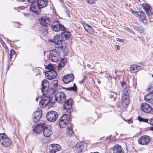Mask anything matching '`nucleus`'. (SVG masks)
I'll return each instance as SVG.
<instances>
[{
    "label": "nucleus",
    "instance_id": "nucleus-10",
    "mask_svg": "<svg viewBox=\"0 0 153 153\" xmlns=\"http://www.w3.org/2000/svg\"><path fill=\"white\" fill-rule=\"evenodd\" d=\"M140 108L145 113L153 114V109L146 103H142L141 105Z\"/></svg>",
    "mask_w": 153,
    "mask_h": 153
},
{
    "label": "nucleus",
    "instance_id": "nucleus-4",
    "mask_svg": "<svg viewBox=\"0 0 153 153\" xmlns=\"http://www.w3.org/2000/svg\"><path fill=\"white\" fill-rule=\"evenodd\" d=\"M51 25L53 30L56 32H58L60 30L63 31L66 30V28L57 20H55L53 22Z\"/></svg>",
    "mask_w": 153,
    "mask_h": 153
},
{
    "label": "nucleus",
    "instance_id": "nucleus-45",
    "mask_svg": "<svg viewBox=\"0 0 153 153\" xmlns=\"http://www.w3.org/2000/svg\"><path fill=\"white\" fill-rule=\"evenodd\" d=\"M128 124H130L131 123H132V121L131 120H128Z\"/></svg>",
    "mask_w": 153,
    "mask_h": 153
},
{
    "label": "nucleus",
    "instance_id": "nucleus-48",
    "mask_svg": "<svg viewBox=\"0 0 153 153\" xmlns=\"http://www.w3.org/2000/svg\"><path fill=\"white\" fill-rule=\"evenodd\" d=\"M87 66H88V67H90L91 65L90 64H88L87 65Z\"/></svg>",
    "mask_w": 153,
    "mask_h": 153
},
{
    "label": "nucleus",
    "instance_id": "nucleus-38",
    "mask_svg": "<svg viewBox=\"0 0 153 153\" xmlns=\"http://www.w3.org/2000/svg\"><path fill=\"white\" fill-rule=\"evenodd\" d=\"M86 1L90 4H94L95 1L94 0H86Z\"/></svg>",
    "mask_w": 153,
    "mask_h": 153
},
{
    "label": "nucleus",
    "instance_id": "nucleus-31",
    "mask_svg": "<svg viewBox=\"0 0 153 153\" xmlns=\"http://www.w3.org/2000/svg\"><path fill=\"white\" fill-rule=\"evenodd\" d=\"M8 137L5 133H0V142L1 143L5 139Z\"/></svg>",
    "mask_w": 153,
    "mask_h": 153
},
{
    "label": "nucleus",
    "instance_id": "nucleus-41",
    "mask_svg": "<svg viewBox=\"0 0 153 153\" xmlns=\"http://www.w3.org/2000/svg\"><path fill=\"white\" fill-rule=\"evenodd\" d=\"M0 41L1 43L2 44L4 47V45H6L4 42L3 41L2 39L1 38H0Z\"/></svg>",
    "mask_w": 153,
    "mask_h": 153
},
{
    "label": "nucleus",
    "instance_id": "nucleus-35",
    "mask_svg": "<svg viewBox=\"0 0 153 153\" xmlns=\"http://www.w3.org/2000/svg\"><path fill=\"white\" fill-rule=\"evenodd\" d=\"M45 68L48 70V71L54 70L55 69L53 65L50 64L48 65Z\"/></svg>",
    "mask_w": 153,
    "mask_h": 153
},
{
    "label": "nucleus",
    "instance_id": "nucleus-17",
    "mask_svg": "<svg viewBox=\"0 0 153 153\" xmlns=\"http://www.w3.org/2000/svg\"><path fill=\"white\" fill-rule=\"evenodd\" d=\"M73 101L72 99H69L64 102L63 105V109L66 110L67 111L69 110L72 107L73 104Z\"/></svg>",
    "mask_w": 153,
    "mask_h": 153
},
{
    "label": "nucleus",
    "instance_id": "nucleus-29",
    "mask_svg": "<svg viewBox=\"0 0 153 153\" xmlns=\"http://www.w3.org/2000/svg\"><path fill=\"white\" fill-rule=\"evenodd\" d=\"M67 61L66 59L65 58L62 59L60 62L61 63H59L58 65L57 68L58 70H60L62 67H63L65 65V63Z\"/></svg>",
    "mask_w": 153,
    "mask_h": 153
},
{
    "label": "nucleus",
    "instance_id": "nucleus-5",
    "mask_svg": "<svg viewBox=\"0 0 153 153\" xmlns=\"http://www.w3.org/2000/svg\"><path fill=\"white\" fill-rule=\"evenodd\" d=\"M60 57L59 52L57 49L51 50L50 53L49 58L53 62H57Z\"/></svg>",
    "mask_w": 153,
    "mask_h": 153
},
{
    "label": "nucleus",
    "instance_id": "nucleus-23",
    "mask_svg": "<svg viewBox=\"0 0 153 153\" xmlns=\"http://www.w3.org/2000/svg\"><path fill=\"white\" fill-rule=\"evenodd\" d=\"M133 13L139 19L141 20L142 19L145 18L146 17L145 14L141 12H137L134 10H132Z\"/></svg>",
    "mask_w": 153,
    "mask_h": 153
},
{
    "label": "nucleus",
    "instance_id": "nucleus-12",
    "mask_svg": "<svg viewBox=\"0 0 153 153\" xmlns=\"http://www.w3.org/2000/svg\"><path fill=\"white\" fill-rule=\"evenodd\" d=\"M39 21L40 24L45 26H47L50 25L51 20L47 16H43L40 18Z\"/></svg>",
    "mask_w": 153,
    "mask_h": 153
},
{
    "label": "nucleus",
    "instance_id": "nucleus-18",
    "mask_svg": "<svg viewBox=\"0 0 153 153\" xmlns=\"http://www.w3.org/2000/svg\"><path fill=\"white\" fill-rule=\"evenodd\" d=\"M58 85V83L57 80H54L52 82L51 89L49 90V93L51 94H54L57 91Z\"/></svg>",
    "mask_w": 153,
    "mask_h": 153
},
{
    "label": "nucleus",
    "instance_id": "nucleus-50",
    "mask_svg": "<svg viewBox=\"0 0 153 153\" xmlns=\"http://www.w3.org/2000/svg\"><path fill=\"white\" fill-rule=\"evenodd\" d=\"M38 98H36V101H38Z\"/></svg>",
    "mask_w": 153,
    "mask_h": 153
},
{
    "label": "nucleus",
    "instance_id": "nucleus-40",
    "mask_svg": "<svg viewBox=\"0 0 153 153\" xmlns=\"http://www.w3.org/2000/svg\"><path fill=\"white\" fill-rule=\"evenodd\" d=\"M116 40L117 41H119L121 42H123L124 41V40L123 39H119L118 38H116Z\"/></svg>",
    "mask_w": 153,
    "mask_h": 153
},
{
    "label": "nucleus",
    "instance_id": "nucleus-36",
    "mask_svg": "<svg viewBox=\"0 0 153 153\" xmlns=\"http://www.w3.org/2000/svg\"><path fill=\"white\" fill-rule=\"evenodd\" d=\"M64 35L65 39H67L69 38L70 36V33L69 32H66L64 33Z\"/></svg>",
    "mask_w": 153,
    "mask_h": 153
},
{
    "label": "nucleus",
    "instance_id": "nucleus-6",
    "mask_svg": "<svg viewBox=\"0 0 153 153\" xmlns=\"http://www.w3.org/2000/svg\"><path fill=\"white\" fill-rule=\"evenodd\" d=\"M46 117L48 121L53 122L57 119L58 115L57 113L54 111H50L47 113Z\"/></svg>",
    "mask_w": 153,
    "mask_h": 153
},
{
    "label": "nucleus",
    "instance_id": "nucleus-8",
    "mask_svg": "<svg viewBox=\"0 0 153 153\" xmlns=\"http://www.w3.org/2000/svg\"><path fill=\"white\" fill-rule=\"evenodd\" d=\"M149 89L150 93L145 96V100L148 103L153 104V84L150 86Z\"/></svg>",
    "mask_w": 153,
    "mask_h": 153
},
{
    "label": "nucleus",
    "instance_id": "nucleus-37",
    "mask_svg": "<svg viewBox=\"0 0 153 153\" xmlns=\"http://www.w3.org/2000/svg\"><path fill=\"white\" fill-rule=\"evenodd\" d=\"M138 120L140 122H148V120L147 119H145L144 118H143L140 117H139L138 118Z\"/></svg>",
    "mask_w": 153,
    "mask_h": 153
},
{
    "label": "nucleus",
    "instance_id": "nucleus-53",
    "mask_svg": "<svg viewBox=\"0 0 153 153\" xmlns=\"http://www.w3.org/2000/svg\"><path fill=\"white\" fill-rule=\"evenodd\" d=\"M17 23V24H18V22H17V23Z\"/></svg>",
    "mask_w": 153,
    "mask_h": 153
},
{
    "label": "nucleus",
    "instance_id": "nucleus-16",
    "mask_svg": "<svg viewBox=\"0 0 153 153\" xmlns=\"http://www.w3.org/2000/svg\"><path fill=\"white\" fill-rule=\"evenodd\" d=\"M39 111L34 112L33 120L34 122L37 123L40 120L42 116L41 110L39 109Z\"/></svg>",
    "mask_w": 153,
    "mask_h": 153
},
{
    "label": "nucleus",
    "instance_id": "nucleus-51",
    "mask_svg": "<svg viewBox=\"0 0 153 153\" xmlns=\"http://www.w3.org/2000/svg\"><path fill=\"white\" fill-rule=\"evenodd\" d=\"M16 27H18V26H16Z\"/></svg>",
    "mask_w": 153,
    "mask_h": 153
},
{
    "label": "nucleus",
    "instance_id": "nucleus-2",
    "mask_svg": "<svg viewBox=\"0 0 153 153\" xmlns=\"http://www.w3.org/2000/svg\"><path fill=\"white\" fill-rule=\"evenodd\" d=\"M122 87L123 94L122 96L121 102L123 105L127 106L129 103L128 94V86L124 82H121Z\"/></svg>",
    "mask_w": 153,
    "mask_h": 153
},
{
    "label": "nucleus",
    "instance_id": "nucleus-43",
    "mask_svg": "<svg viewBox=\"0 0 153 153\" xmlns=\"http://www.w3.org/2000/svg\"><path fill=\"white\" fill-rule=\"evenodd\" d=\"M35 0H28V1L31 3H33L35 1Z\"/></svg>",
    "mask_w": 153,
    "mask_h": 153
},
{
    "label": "nucleus",
    "instance_id": "nucleus-34",
    "mask_svg": "<svg viewBox=\"0 0 153 153\" xmlns=\"http://www.w3.org/2000/svg\"><path fill=\"white\" fill-rule=\"evenodd\" d=\"M77 86L75 83L74 84V86L70 88H67L66 89L69 90H73L76 91L77 90Z\"/></svg>",
    "mask_w": 153,
    "mask_h": 153
},
{
    "label": "nucleus",
    "instance_id": "nucleus-14",
    "mask_svg": "<svg viewBox=\"0 0 153 153\" xmlns=\"http://www.w3.org/2000/svg\"><path fill=\"white\" fill-rule=\"evenodd\" d=\"M150 141V137L148 136H143L138 139V143L143 145L147 144Z\"/></svg>",
    "mask_w": 153,
    "mask_h": 153
},
{
    "label": "nucleus",
    "instance_id": "nucleus-47",
    "mask_svg": "<svg viewBox=\"0 0 153 153\" xmlns=\"http://www.w3.org/2000/svg\"><path fill=\"white\" fill-rule=\"evenodd\" d=\"M83 79L82 80V81H79V82L80 83H82L83 82Z\"/></svg>",
    "mask_w": 153,
    "mask_h": 153
},
{
    "label": "nucleus",
    "instance_id": "nucleus-13",
    "mask_svg": "<svg viewBox=\"0 0 153 153\" xmlns=\"http://www.w3.org/2000/svg\"><path fill=\"white\" fill-rule=\"evenodd\" d=\"M46 127V124L43 123L39 124L34 126L33 129V131L36 133H39L42 132L45 127Z\"/></svg>",
    "mask_w": 153,
    "mask_h": 153
},
{
    "label": "nucleus",
    "instance_id": "nucleus-22",
    "mask_svg": "<svg viewBox=\"0 0 153 153\" xmlns=\"http://www.w3.org/2000/svg\"><path fill=\"white\" fill-rule=\"evenodd\" d=\"M12 140L8 137L1 143L2 146L4 148L10 147L12 144Z\"/></svg>",
    "mask_w": 153,
    "mask_h": 153
},
{
    "label": "nucleus",
    "instance_id": "nucleus-3",
    "mask_svg": "<svg viewBox=\"0 0 153 153\" xmlns=\"http://www.w3.org/2000/svg\"><path fill=\"white\" fill-rule=\"evenodd\" d=\"M71 122L69 116L67 114H63L61 117L59 122V125L61 128H64L66 125L68 124Z\"/></svg>",
    "mask_w": 153,
    "mask_h": 153
},
{
    "label": "nucleus",
    "instance_id": "nucleus-49",
    "mask_svg": "<svg viewBox=\"0 0 153 153\" xmlns=\"http://www.w3.org/2000/svg\"><path fill=\"white\" fill-rule=\"evenodd\" d=\"M68 17H69L70 16V15L69 13H68Z\"/></svg>",
    "mask_w": 153,
    "mask_h": 153
},
{
    "label": "nucleus",
    "instance_id": "nucleus-11",
    "mask_svg": "<svg viewBox=\"0 0 153 153\" xmlns=\"http://www.w3.org/2000/svg\"><path fill=\"white\" fill-rule=\"evenodd\" d=\"M49 149L50 153H56V152L60 151L62 147L58 144H52L49 145Z\"/></svg>",
    "mask_w": 153,
    "mask_h": 153
},
{
    "label": "nucleus",
    "instance_id": "nucleus-21",
    "mask_svg": "<svg viewBox=\"0 0 153 153\" xmlns=\"http://www.w3.org/2000/svg\"><path fill=\"white\" fill-rule=\"evenodd\" d=\"M74 79V76L71 74L63 76V81L65 83H68L73 81Z\"/></svg>",
    "mask_w": 153,
    "mask_h": 153
},
{
    "label": "nucleus",
    "instance_id": "nucleus-44",
    "mask_svg": "<svg viewBox=\"0 0 153 153\" xmlns=\"http://www.w3.org/2000/svg\"><path fill=\"white\" fill-rule=\"evenodd\" d=\"M116 48L117 50H119L120 49V47L119 45H117L116 46Z\"/></svg>",
    "mask_w": 153,
    "mask_h": 153
},
{
    "label": "nucleus",
    "instance_id": "nucleus-24",
    "mask_svg": "<svg viewBox=\"0 0 153 153\" xmlns=\"http://www.w3.org/2000/svg\"><path fill=\"white\" fill-rule=\"evenodd\" d=\"M141 68L140 66L133 65L131 66L130 68V71L132 73H135L138 71Z\"/></svg>",
    "mask_w": 153,
    "mask_h": 153
},
{
    "label": "nucleus",
    "instance_id": "nucleus-32",
    "mask_svg": "<svg viewBox=\"0 0 153 153\" xmlns=\"http://www.w3.org/2000/svg\"><path fill=\"white\" fill-rule=\"evenodd\" d=\"M73 133L72 128L71 127L68 126L67 128L66 133L68 135H71Z\"/></svg>",
    "mask_w": 153,
    "mask_h": 153
},
{
    "label": "nucleus",
    "instance_id": "nucleus-33",
    "mask_svg": "<svg viewBox=\"0 0 153 153\" xmlns=\"http://www.w3.org/2000/svg\"><path fill=\"white\" fill-rule=\"evenodd\" d=\"M15 51L13 50L12 49L10 50V60H11L13 58H15Z\"/></svg>",
    "mask_w": 153,
    "mask_h": 153
},
{
    "label": "nucleus",
    "instance_id": "nucleus-42",
    "mask_svg": "<svg viewBox=\"0 0 153 153\" xmlns=\"http://www.w3.org/2000/svg\"><path fill=\"white\" fill-rule=\"evenodd\" d=\"M150 123L151 125L153 126V117L152 118L150 121Z\"/></svg>",
    "mask_w": 153,
    "mask_h": 153
},
{
    "label": "nucleus",
    "instance_id": "nucleus-30",
    "mask_svg": "<svg viewBox=\"0 0 153 153\" xmlns=\"http://www.w3.org/2000/svg\"><path fill=\"white\" fill-rule=\"evenodd\" d=\"M39 9L37 6H36L35 4H33L31 5L30 8V10L34 13H36L37 10Z\"/></svg>",
    "mask_w": 153,
    "mask_h": 153
},
{
    "label": "nucleus",
    "instance_id": "nucleus-27",
    "mask_svg": "<svg viewBox=\"0 0 153 153\" xmlns=\"http://www.w3.org/2000/svg\"><path fill=\"white\" fill-rule=\"evenodd\" d=\"M142 5L143 8L146 11L147 14L148 15L150 16L151 14L150 7L148 4H143Z\"/></svg>",
    "mask_w": 153,
    "mask_h": 153
},
{
    "label": "nucleus",
    "instance_id": "nucleus-7",
    "mask_svg": "<svg viewBox=\"0 0 153 153\" xmlns=\"http://www.w3.org/2000/svg\"><path fill=\"white\" fill-rule=\"evenodd\" d=\"M63 38L61 35H57L54 36L53 42L57 45H60V46L57 47L58 48H60L61 50L64 48V47L62 45Z\"/></svg>",
    "mask_w": 153,
    "mask_h": 153
},
{
    "label": "nucleus",
    "instance_id": "nucleus-26",
    "mask_svg": "<svg viewBox=\"0 0 153 153\" xmlns=\"http://www.w3.org/2000/svg\"><path fill=\"white\" fill-rule=\"evenodd\" d=\"M83 25L84 29L87 32L91 33H93L94 32V30L91 26L85 23H84Z\"/></svg>",
    "mask_w": 153,
    "mask_h": 153
},
{
    "label": "nucleus",
    "instance_id": "nucleus-25",
    "mask_svg": "<svg viewBox=\"0 0 153 153\" xmlns=\"http://www.w3.org/2000/svg\"><path fill=\"white\" fill-rule=\"evenodd\" d=\"M113 153H123L122 151V149L121 146L117 144L114 146L113 148Z\"/></svg>",
    "mask_w": 153,
    "mask_h": 153
},
{
    "label": "nucleus",
    "instance_id": "nucleus-28",
    "mask_svg": "<svg viewBox=\"0 0 153 153\" xmlns=\"http://www.w3.org/2000/svg\"><path fill=\"white\" fill-rule=\"evenodd\" d=\"M75 148L76 152L79 153L82 151L83 146L81 143H77L76 145Z\"/></svg>",
    "mask_w": 153,
    "mask_h": 153
},
{
    "label": "nucleus",
    "instance_id": "nucleus-15",
    "mask_svg": "<svg viewBox=\"0 0 153 153\" xmlns=\"http://www.w3.org/2000/svg\"><path fill=\"white\" fill-rule=\"evenodd\" d=\"M45 75L48 79L51 80L56 77L57 74L55 70L47 71L45 72Z\"/></svg>",
    "mask_w": 153,
    "mask_h": 153
},
{
    "label": "nucleus",
    "instance_id": "nucleus-39",
    "mask_svg": "<svg viewBox=\"0 0 153 153\" xmlns=\"http://www.w3.org/2000/svg\"><path fill=\"white\" fill-rule=\"evenodd\" d=\"M142 21V22L145 25H147V20L145 19V18L144 19H142L141 20Z\"/></svg>",
    "mask_w": 153,
    "mask_h": 153
},
{
    "label": "nucleus",
    "instance_id": "nucleus-9",
    "mask_svg": "<svg viewBox=\"0 0 153 153\" xmlns=\"http://www.w3.org/2000/svg\"><path fill=\"white\" fill-rule=\"evenodd\" d=\"M66 96L63 92H58L55 95V100L59 103L64 102L66 99Z\"/></svg>",
    "mask_w": 153,
    "mask_h": 153
},
{
    "label": "nucleus",
    "instance_id": "nucleus-20",
    "mask_svg": "<svg viewBox=\"0 0 153 153\" xmlns=\"http://www.w3.org/2000/svg\"><path fill=\"white\" fill-rule=\"evenodd\" d=\"M52 133L51 127L49 125H46L43 130V134L44 136L48 137H49Z\"/></svg>",
    "mask_w": 153,
    "mask_h": 153
},
{
    "label": "nucleus",
    "instance_id": "nucleus-46",
    "mask_svg": "<svg viewBox=\"0 0 153 153\" xmlns=\"http://www.w3.org/2000/svg\"><path fill=\"white\" fill-rule=\"evenodd\" d=\"M126 29L128 31H130V29L128 27L126 28Z\"/></svg>",
    "mask_w": 153,
    "mask_h": 153
},
{
    "label": "nucleus",
    "instance_id": "nucleus-52",
    "mask_svg": "<svg viewBox=\"0 0 153 153\" xmlns=\"http://www.w3.org/2000/svg\"><path fill=\"white\" fill-rule=\"evenodd\" d=\"M152 77H153V75H152Z\"/></svg>",
    "mask_w": 153,
    "mask_h": 153
},
{
    "label": "nucleus",
    "instance_id": "nucleus-1",
    "mask_svg": "<svg viewBox=\"0 0 153 153\" xmlns=\"http://www.w3.org/2000/svg\"><path fill=\"white\" fill-rule=\"evenodd\" d=\"M42 85L43 95L42 97V99L39 102V105L41 107L44 108L48 105L50 100L49 95L48 94L49 93V91L48 90L49 82L47 80L44 79L42 83Z\"/></svg>",
    "mask_w": 153,
    "mask_h": 153
},
{
    "label": "nucleus",
    "instance_id": "nucleus-19",
    "mask_svg": "<svg viewBox=\"0 0 153 153\" xmlns=\"http://www.w3.org/2000/svg\"><path fill=\"white\" fill-rule=\"evenodd\" d=\"M48 0H37V4L39 8H42L47 6Z\"/></svg>",
    "mask_w": 153,
    "mask_h": 153
}]
</instances>
